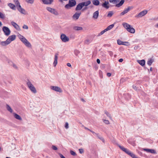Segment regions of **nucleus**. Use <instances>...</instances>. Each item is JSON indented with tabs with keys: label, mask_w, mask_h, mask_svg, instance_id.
<instances>
[{
	"label": "nucleus",
	"mask_w": 158,
	"mask_h": 158,
	"mask_svg": "<svg viewBox=\"0 0 158 158\" xmlns=\"http://www.w3.org/2000/svg\"><path fill=\"white\" fill-rule=\"evenodd\" d=\"M18 37L21 42L28 48H31V43L23 36L20 34L18 35Z\"/></svg>",
	"instance_id": "1"
},
{
	"label": "nucleus",
	"mask_w": 158,
	"mask_h": 158,
	"mask_svg": "<svg viewBox=\"0 0 158 158\" xmlns=\"http://www.w3.org/2000/svg\"><path fill=\"white\" fill-rule=\"evenodd\" d=\"M122 25L128 32L131 33H135V30L131 25L126 23H123Z\"/></svg>",
	"instance_id": "2"
},
{
	"label": "nucleus",
	"mask_w": 158,
	"mask_h": 158,
	"mask_svg": "<svg viewBox=\"0 0 158 158\" xmlns=\"http://www.w3.org/2000/svg\"><path fill=\"white\" fill-rule=\"evenodd\" d=\"M26 84L32 93L34 94L36 93L37 91L35 88L30 80H27L26 82Z\"/></svg>",
	"instance_id": "3"
},
{
	"label": "nucleus",
	"mask_w": 158,
	"mask_h": 158,
	"mask_svg": "<svg viewBox=\"0 0 158 158\" xmlns=\"http://www.w3.org/2000/svg\"><path fill=\"white\" fill-rule=\"evenodd\" d=\"M46 9L49 12L56 15H59L58 11L53 8L50 7H47Z\"/></svg>",
	"instance_id": "4"
},
{
	"label": "nucleus",
	"mask_w": 158,
	"mask_h": 158,
	"mask_svg": "<svg viewBox=\"0 0 158 158\" xmlns=\"http://www.w3.org/2000/svg\"><path fill=\"white\" fill-rule=\"evenodd\" d=\"M2 30L6 35L7 36L10 35L11 31L8 27L4 26L2 27Z\"/></svg>",
	"instance_id": "5"
},
{
	"label": "nucleus",
	"mask_w": 158,
	"mask_h": 158,
	"mask_svg": "<svg viewBox=\"0 0 158 158\" xmlns=\"http://www.w3.org/2000/svg\"><path fill=\"white\" fill-rule=\"evenodd\" d=\"M50 88L51 89L56 92H59V93H62V90L60 87L58 86H50Z\"/></svg>",
	"instance_id": "6"
},
{
	"label": "nucleus",
	"mask_w": 158,
	"mask_h": 158,
	"mask_svg": "<svg viewBox=\"0 0 158 158\" xmlns=\"http://www.w3.org/2000/svg\"><path fill=\"white\" fill-rule=\"evenodd\" d=\"M60 39L62 41L64 42H68L69 40V38L65 34H62L60 35Z\"/></svg>",
	"instance_id": "7"
},
{
	"label": "nucleus",
	"mask_w": 158,
	"mask_h": 158,
	"mask_svg": "<svg viewBox=\"0 0 158 158\" xmlns=\"http://www.w3.org/2000/svg\"><path fill=\"white\" fill-rule=\"evenodd\" d=\"M147 12L148 11L147 10H144L141 11L139 14L136 15L135 17L137 18L142 17L146 15L147 13Z\"/></svg>",
	"instance_id": "8"
},
{
	"label": "nucleus",
	"mask_w": 158,
	"mask_h": 158,
	"mask_svg": "<svg viewBox=\"0 0 158 158\" xmlns=\"http://www.w3.org/2000/svg\"><path fill=\"white\" fill-rule=\"evenodd\" d=\"M11 25L17 30H20V27L15 22L12 21L11 22Z\"/></svg>",
	"instance_id": "9"
},
{
	"label": "nucleus",
	"mask_w": 158,
	"mask_h": 158,
	"mask_svg": "<svg viewBox=\"0 0 158 158\" xmlns=\"http://www.w3.org/2000/svg\"><path fill=\"white\" fill-rule=\"evenodd\" d=\"M131 9L130 7H128L127 8L125 9L123 12L120 13V15H123L128 13Z\"/></svg>",
	"instance_id": "10"
},
{
	"label": "nucleus",
	"mask_w": 158,
	"mask_h": 158,
	"mask_svg": "<svg viewBox=\"0 0 158 158\" xmlns=\"http://www.w3.org/2000/svg\"><path fill=\"white\" fill-rule=\"evenodd\" d=\"M16 36L15 35H13L10 36L7 39V40L10 43L12 41L15 40L16 39Z\"/></svg>",
	"instance_id": "11"
},
{
	"label": "nucleus",
	"mask_w": 158,
	"mask_h": 158,
	"mask_svg": "<svg viewBox=\"0 0 158 158\" xmlns=\"http://www.w3.org/2000/svg\"><path fill=\"white\" fill-rule=\"evenodd\" d=\"M18 10L21 13L25 14V10L22 8L20 5H19V6L17 7Z\"/></svg>",
	"instance_id": "12"
},
{
	"label": "nucleus",
	"mask_w": 158,
	"mask_h": 158,
	"mask_svg": "<svg viewBox=\"0 0 158 158\" xmlns=\"http://www.w3.org/2000/svg\"><path fill=\"white\" fill-rule=\"evenodd\" d=\"M58 55L57 54H56L55 55L54 60L53 63V65L54 67L56 66L57 64Z\"/></svg>",
	"instance_id": "13"
},
{
	"label": "nucleus",
	"mask_w": 158,
	"mask_h": 158,
	"mask_svg": "<svg viewBox=\"0 0 158 158\" xmlns=\"http://www.w3.org/2000/svg\"><path fill=\"white\" fill-rule=\"evenodd\" d=\"M93 40V39L92 38H87L85 40L84 44L88 45Z\"/></svg>",
	"instance_id": "14"
},
{
	"label": "nucleus",
	"mask_w": 158,
	"mask_h": 158,
	"mask_svg": "<svg viewBox=\"0 0 158 158\" xmlns=\"http://www.w3.org/2000/svg\"><path fill=\"white\" fill-rule=\"evenodd\" d=\"M84 6L82 2L78 4L75 9L76 10H80L81 9L82 7Z\"/></svg>",
	"instance_id": "15"
},
{
	"label": "nucleus",
	"mask_w": 158,
	"mask_h": 158,
	"mask_svg": "<svg viewBox=\"0 0 158 158\" xmlns=\"http://www.w3.org/2000/svg\"><path fill=\"white\" fill-rule=\"evenodd\" d=\"M126 153L131 156L133 158H138L135 155L131 152L129 150L127 151Z\"/></svg>",
	"instance_id": "16"
},
{
	"label": "nucleus",
	"mask_w": 158,
	"mask_h": 158,
	"mask_svg": "<svg viewBox=\"0 0 158 158\" xmlns=\"http://www.w3.org/2000/svg\"><path fill=\"white\" fill-rule=\"evenodd\" d=\"M126 153L131 156L133 158H138L135 155L131 152L129 150L127 151Z\"/></svg>",
	"instance_id": "17"
},
{
	"label": "nucleus",
	"mask_w": 158,
	"mask_h": 158,
	"mask_svg": "<svg viewBox=\"0 0 158 158\" xmlns=\"http://www.w3.org/2000/svg\"><path fill=\"white\" fill-rule=\"evenodd\" d=\"M13 114L16 119L20 121L22 120V118L19 115L15 113H13Z\"/></svg>",
	"instance_id": "18"
},
{
	"label": "nucleus",
	"mask_w": 158,
	"mask_h": 158,
	"mask_svg": "<svg viewBox=\"0 0 158 158\" xmlns=\"http://www.w3.org/2000/svg\"><path fill=\"white\" fill-rule=\"evenodd\" d=\"M44 4H50L53 2V0H41Z\"/></svg>",
	"instance_id": "19"
},
{
	"label": "nucleus",
	"mask_w": 158,
	"mask_h": 158,
	"mask_svg": "<svg viewBox=\"0 0 158 158\" xmlns=\"http://www.w3.org/2000/svg\"><path fill=\"white\" fill-rule=\"evenodd\" d=\"M76 4V2L75 0H70V7L74 6Z\"/></svg>",
	"instance_id": "20"
},
{
	"label": "nucleus",
	"mask_w": 158,
	"mask_h": 158,
	"mask_svg": "<svg viewBox=\"0 0 158 158\" xmlns=\"http://www.w3.org/2000/svg\"><path fill=\"white\" fill-rule=\"evenodd\" d=\"M10 43V42L7 39L5 41L1 42L0 44L2 46H5L9 44Z\"/></svg>",
	"instance_id": "21"
},
{
	"label": "nucleus",
	"mask_w": 158,
	"mask_h": 158,
	"mask_svg": "<svg viewBox=\"0 0 158 158\" xmlns=\"http://www.w3.org/2000/svg\"><path fill=\"white\" fill-rule=\"evenodd\" d=\"M81 13H76L73 16V18L76 20L79 17Z\"/></svg>",
	"instance_id": "22"
},
{
	"label": "nucleus",
	"mask_w": 158,
	"mask_h": 158,
	"mask_svg": "<svg viewBox=\"0 0 158 158\" xmlns=\"http://www.w3.org/2000/svg\"><path fill=\"white\" fill-rule=\"evenodd\" d=\"M109 4V3L108 2L105 1V2L102 4V6L108 9L109 7L108 5Z\"/></svg>",
	"instance_id": "23"
},
{
	"label": "nucleus",
	"mask_w": 158,
	"mask_h": 158,
	"mask_svg": "<svg viewBox=\"0 0 158 158\" xmlns=\"http://www.w3.org/2000/svg\"><path fill=\"white\" fill-rule=\"evenodd\" d=\"M118 147L121 149L123 151L125 152L126 153L127 152V151L129 150L128 149L125 148L124 147L122 146H121L120 145H118Z\"/></svg>",
	"instance_id": "24"
},
{
	"label": "nucleus",
	"mask_w": 158,
	"mask_h": 158,
	"mask_svg": "<svg viewBox=\"0 0 158 158\" xmlns=\"http://www.w3.org/2000/svg\"><path fill=\"white\" fill-rule=\"evenodd\" d=\"M99 12L98 11H95L93 14V18L95 19H97L98 16Z\"/></svg>",
	"instance_id": "25"
},
{
	"label": "nucleus",
	"mask_w": 158,
	"mask_h": 158,
	"mask_svg": "<svg viewBox=\"0 0 158 158\" xmlns=\"http://www.w3.org/2000/svg\"><path fill=\"white\" fill-rule=\"evenodd\" d=\"M137 62L142 66H144L145 65V62L144 60H138Z\"/></svg>",
	"instance_id": "26"
},
{
	"label": "nucleus",
	"mask_w": 158,
	"mask_h": 158,
	"mask_svg": "<svg viewBox=\"0 0 158 158\" xmlns=\"http://www.w3.org/2000/svg\"><path fill=\"white\" fill-rule=\"evenodd\" d=\"M117 44L118 45H126V44H124V43H128V42H123L119 40H118L117 41Z\"/></svg>",
	"instance_id": "27"
},
{
	"label": "nucleus",
	"mask_w": 158,
	"mask_h": 158,
	"mask_svg": "<svg viewBox=\"0 0 158 158\" xmlns=\"http://www.w3.org/2000/svg\"><path fill=\"white\" fill-rule=\"evenodd\" d=\"M82 3L84 6H87L91 3V2L90 0H88L86 2H82Z\"/></svg>",
	"instance_id": "28"
},
{
	"label": "nucleus",
	"mask_w": 158,
	"mask_h": 158,
	"mask_svg": "<svg viewBox=\"0 0 158 158\" xmlns=\"http://www.w3.org/2000/svg\"><path fill=\"white\" fill-rule=\"evenodd\" d=\"M8 6L12 9L15 10V6L11 3H9L8 4Z\"/></svg>",
	"instance_id": "29"
},
{
	"label": "nucleus",
	"mask_w": 158,
	"mask_h": 158,
	"mask_svg": "<svg viewBox=\"0 0 158 158\" xmlns=\"http://www.w3.org/2000/svg\"><path fill=\"white\" fill-rule=\"evenodd\" d=\"M144 150L145 151L147 152L151 153H155L156 152L155 150L153 149H144Z\"/></svg>",
	"instance_id": "30"
},
{
	"label": "nucleus",
	"mask_w": 158,
	"mask_h": 158,
	"mask_svg": "<svg viewBox=\"0 0 158 158\" xmlns=\"http://www.w3.org/2000/svg\"><path fill=\"white\" fill-rule=\"evenodd\" d=\"M124 2V0H121L120 2L116 5V6L117 7H119L123 5Z\"/></svg>",
	"instance_id": "31"
},
{
	"label": "nucleus",
	"mask_w": 158,
	"mask_h": 158,
	"mask_svg": "<svg viewBox=\"0 0 158 158\" xmlns=\"http://www.w3.org/2000/svg\"><path fill=\"white\" fill-rule=\"evenodd\" d=\"M153 61H154L153 59H149L148 60L147 62V64L149 66H151L152 65V63L153 62Z\"/></svg>",
	"instance_id": "32"
},
{
	"label": "nucleus",
	"mask_w": 158,
	"mask_h": 158,
	"mask_svg": "<svg viewBox=\"0 0 158 158\" xmlns=\"http://www.w3.org/2000/svg\"><path fill=\"white\" fill-rule=\"evenodd\" d=\"M6 109L8 111H9V112L11 113L13 112V110L10 107L9 105H6Z\"/></svg>",
	"instance_id": "33"
},
{
	"label": "nucleus",
	"mask_w": 158,
	"mask_h": 158,
	"mask_svg": "<svg viewBox=\"0 0 158 158\" xmlns=\"http://www.w3.org/2000/svg\"><path fill=\"white\" fill-rule=\"evenodd\" d=\"M114 25L113 24H111L107 27L106 29V30L107 31L109 30L112 28L114 27Z\"/></svg>",
	"instance_id": "34"
},
{
	"label": "nucleus",
	"mask_w": 158,
	"mask_h": 158,
	"mask_svg": "<svg viewBox=\"0 0 158 158\" xmlns=\"http://www.w3.org/2000/svg\"><path fill=\"white\" fill-rule=\"evenodd\" d=\"M120 0H109V1L110 3L113 4H117V3L119 2Z\"/></svg>",
	"instance_id": "35"
},
{
	"label": "nucleus",
	"mask_w": 158,
	"mask_h": 158,
	"mask_svg": "<svg viewBox=\"0 0 158 158\" xmlns=\"http://www.w3.org/2000/svg\"><path fill=\"white\" fill-rule=\"evenodd\" d=\"M74 29L77 31L81 30L82 29V28L81 27L75 26L74 27Z\"/></svg>",
	"instance_id": "36"
},
{
	"label": "nucleus",
	"mask_w": 158,
	"mask_h": 158,
	"mask_svg": "<svg viewBox=\"0 0 158 158\" xmlns=\"http://www.w3.org/2000/svg\"><path fill=\"white\" fill-rule=\"evenodd\" d=\"M105 113L109 117L110 119H112L111 114L108 111L106 110L105 111Z\"/></svg>",
	"instance_id": "37"
},
{
	"label": "nucleus",
	"mask_w": 158,
	"mask_h": 158,
	"mask_svg": "<svg viewBox=\"0 0 158 158\" xmlns=\"http://www.w3.org/2000/svg\"><path fill=\"white\" fill-rule=\"evenodd\" d=\"M93 4L96 6H98L99 4V2L98 0H94L93 2Z\"/></svg>",
	"instance_id": "38"
},
{
	"label": "nucleus",
	"mask_w": 158,
	"mask_h": 158,
	"mask_svg": "<svg viewBox=\"0 0 158 158\" xmlns=\"http://www.w3.org/2000/svg\"><path fill=\"white\" fill-rule=\"evenodd\" d=\"M99 139L101 140L102 142H104V139L101 136L99 133H98L96 136Z\"/></svg>",
	"instance_id": "39"
},
{
	"label": "nucleus",
	"mask_w": 158,
	"mask_h": 158,
	"mask_svg": "<svg viewBox=\"0 0 158 158\" xmlns=\"http://www.w3.org/2000/svg\"><path fill=\"white\" fill-rule=\"evenodd\" d=\"M14 3L16 5V7H17L19 6V5H20V3L18 0H13Z\"/></svg>",
	"instance_id": "40"
},
{
	"label": "nucleus",
	"mask_w": 158,
	"mask_h": 158,
	"mask_svg": "<svg viewBox=\"0 0 158 158\" xmlns=\"http://www.w3.org/2000/svg\"><path fill=\"white\" fill-rule=\"evenodd\" d=\"M106 31V29H104V30L102 31L99 33L97 35V36H100V35H101Z\"/></svg>",
	"instance_id": "41"
},
{
	"label": "nucleus",
	"mask_w": 158,
	"mask_h": 158,
	"mask_svg": "<svg viewBox=\"0 0 158 158\" xmlns=\"http://www.w3.org/2000/svg\"><path fill=\"white\" fill-rule=\"evenodd\" d=\"M113 11H110L108 13L107 15V16L109 17H111L113 15Z\"/></svg>",
	"instance_id": "42"
},
{
	"label": "nucleus",
	"mask_w": 158,
	"mask_h": 158,
	"mask_svg": "<svg viewBox=\"0 0 158 158\" xmlns=\"http://www.w3.org/2000/svg\"><path fill=\"white\" fill-rule=\"evenodd\" d=\"M5 18V15L1 12H0V18L4 19Z\"/></svg>",
	"instance_id": "43"
},
{
	"label": "nucleus",
	"mask_w": 158,
	"mask_h": 158,
	"mask_svg": "<svg viewBox=\"0 0 158 158\" xmlns=\"http://www.w3.org/2000/svg\"><path fill=\"white\" fill-rule=\"evenodd\" d=\"M102 120L103 122L106 124H109L110 123L109 121L107 120L103 119Z\"/></svg>",
	"instance_id": "44"
},
{
	"label": "nucleus",
	"mask_w": 158,
	"mask_h": 158,
	"mask_svg": "<svg viewBox=\"0 0 158 158\" xmlns=\"http://www.w3.org/2000/svg\"><path fill=\"white\" fill-rule=\"evenodd\" d=\"M34 0H26L27 2L29 3L32 4L34 2Z\"/></svg>",
	"instance_id": "45"
},
{
	"label": "nucleus",
	"mask_w": 158,
	"mask_h": 158,
	"mask_svg": "<svg viewBox=\"0 0 158 158\" xmlns=\"http://www.w3.org/2000/svg\"><path fill=\"white\" fill-rule=\"evenodd\" d=\"M70 152L71 154L73 156H75L77 155L76 153L74 152L73 151H71Z\"/></svg>",
	"instance_id": "46"
},
{
	"label": "nucleus",
	"mask_w": 158,
	"mask_h": 158,
	"mask_svg": "<svg viewBox=\"0 0 158 158\" xmlns=\"http://www.w3.org/2000/svg\"><path fill=\"white\" fill-rule=\"evenodd\" d=\"M23 28L24 29H28V27L26 25H24L23 26Z\"/></svg>",
	"instance_id": "47"
},
{
	"label": "nucleus",
	"mask_w": 158,
	"mask_h": 158,
	"mask_svg": "<svg viewBox=\"0 0 158 158\" xmlns=\"http://www.w3.org/2000/svg\"><path fill=\"white\" fill-rule=\"evenodd\" d=\"M79 151L80 153L82 154L84 152V150L82 148H80L79 149Z\"/></svg>",
	"instance_id": "48"
},
{
	"label": "nucleus",
	"mask_w": 158,
	"mask_h": 158,
	"mask_svg": "<svg viewBox=\"0 0 158 158\" xmlns=\"http://www.w3.org/2000/svg\"><path fill=\"white\" fill-rule=\"evenodd\" d=\"M79 53V51L77 50H76L75 51V55L77 56Z\"/></svg>",
	"instance_id": "49"
},
{
	"label": "nucleus",
	"mask_w": 158,
	"mask_h": 158,
	"mask_svg": "<svg viewBox=\"0 0 158 158\" xmlns=\"http://www.w3.org/2000/svg\"><path fill=\"white\" fill-rule=\"evenodd\" d=\"M52 148L55 150H56L57 149V148L55 146L53 145L52 147Z\"/></svg>",
	"instance_id": "50"
},
{
	"label": "nucleus",
	"mask_w": 158,
	"mask_h": 158,
	"mask_svg": "<svg viewBox=\"0 0 158 158\" xmlns=\"http://www.w3.org/2000/svg\"><path fill=\"white\" fill-rule=\"evenodd\" d=\"M68 126H69L68 123L67 122L65 124V127L66 129H68L69 127Z\"/></svg>",
	"instance_id": "51"
},
{
	"label": "nucleus",
	"mask_w": 158,
	"mask_h": 158,
	"mask_svg": "<svg viewBox=\"0 0 158 158\" xmlns=\"http://www.w3.org/2000/svg\"><path fill=\"white\" fill-rule=\"evenodd\" d=\"M65 8L67 9H69V2L65 6Z\"/></svg>",
	"instance_id": "52"
},
{
	"label": "nucleus",
	"mask_w": 158,
	"mask_h": 158,
	"mask_svg": "<svg viewBox=\"0 0 158 158\" xmlns=\"http://www.w3.org/2000/svg\"><path fill=\"white\" fill-rule=\"evenodd\" d=\"M109 52V54L110 55V56H113V53L112 52L110 51Z\"/></svg>",
	"instance_id": "53"
},
{
	"label": "nucleus",
	"mask_w": 158,
	"mask_h": 158,
	"mask_svg": "<svg viewBox=\"0 0 158 158\" xmlns=\"http://www.w3.org/2000/svg\"><path fill=\"white\" fill-rule=\"evenodd\" d=\"M59 155L61 158H65L62 155L59 154Z\"/></svg>",
	"instance_id": "54"
},
{
	"label": "nucleus",
	"mask_w": 158,
	"mask_h": 158,
	"mask_svg": "<svg viewBox=\"0 0 158 158\" xmlns=\"http://www.w3.org/2000/svg\"><path fill=\"white\" fill-rule=\"evenodd\" d=\"M107 75L108 77H110L111 76V74L110 73H107Z\"/></svg>",
	"instance_id": "55"
},
{
	"label": "nucleus",
	"mask_w": 158,
	"mask_h": 158,
	"mask_svg": "<svg viewBox=\"0 0 158 158\" xmlns=\"http://www.w3.org/2000/svg\"><path fill=\"white\" fill-rule=\"evenodd\" d=\"M97 63L98 64H100V60L99 59H97Z\"/></svg>",
	"instance_id": "56"
},
{
	"label": "nucleus",
	"mask_w": 158,
	"mask_h": 158,
	"mask_svg": "<svg viewBox=\"0 0 158 158\" xmlns=\"http://www.w3.org/2000/svg\"><path fill=\"white\" fill-rule=\"evenodd\" d=\"M123 59L122 58L119 59L118 60L119 62H123Z\"/></svg>",
	"instance_id": "57"
},
{
	"label": "nucleus",
	"mask_w": 158,
	"mask_h": 158,
	"mask_svg": "<svg viewBox=\"0 0 158 158\" xmlns=\"http://www.w3.org/2000/svg\"><path fill=\"white\" fill-rule=\"evenodd\" d=\"M133 89H134L135 90L137 89V87H136L134 85H133Z\"/></svg>",
	"instance_id": "58"
},
{
	"label": "nucleus",
	"mask_w": 158,
	"mask_h": 158,
	"mask_svg": "<svg viewBox=\"0 0 158 158\" xmlns=\"http://www.w3.org/2000/svg\"><path fill=\"white\" fill-rule=\"evenodd\" d=\"M90 131L93 134H95V132L92 130H90Z\"/></svg>",
	"instance_id": "59"
},
{
	"label": "nucleus",
	"mask_w": 158,
	"mask_h": 158,
	"mask_svg": "<svg viewBox=\"0 0 158 158\" xmlns=\"http://www.w3.org/2000/svg\"><path fill=\"white\" fill-rule=\"evenodd\" d=\"M85 129L87 130H88V131H90V130H91L90 129H89V128H87L86 127H85Z\"/></svg>",
	"instance_id": "60"
},
{
	"label": "nucleus",
	"mask_w": 158,
	"mask_h": 158,
	"mask_svg": "<svg viewBox=\"0 0 158 158\" xmlns=\"http://www.w3.org/2000/svg\"><path fill=\"white\" fill-rule=\"evenodd\" d=\"M68 0H59V1L61 2H63V1H67Z\"/></svg>",
	"instance_id": "61"
},
{
	"label": "nucleus",
	"mask_w": 158,
	"mask_h": 158,
	"mask_svg": "<svg viewBox=\"0 0 158 158\" xmlns=\"http://www.w3.org/2000/svg\"><path fill=\"white\" fill-rule=\"evenodd\" d=\"M2 25V23L0 21V26H1Z\"/></svg>",
	"instance_id": "62"
},
{
	"label": "nucleus",
	"mask_w": 158,
	"mask_h": 158,
	"mask_svg": "<svg viewBox=\"0 0 158 158\" xmlns=\"http://www.w3.org/2000/svg\"><path fill=\"white\" fill-rule=\"evenodd\" d=\"M98 134V133H95V134H94V135L96 136V135H97Z\"/></svg>",
	"instance_id": "63"
},
{
	"label": "nucleus",
	"mask_w": 158,
	"mask_h": 158,
	"mask_svg": "<svg viewBox=\"0 0 158 158\" xmlns=\"http://www.w3.org/2000/svg\"><path fill=\"white\" fill-rule=\"evenodd\" d=\"M156 27H158V23L156 25Z\"/></svg>",
	"instance_id": "64"
}]
</instances>
